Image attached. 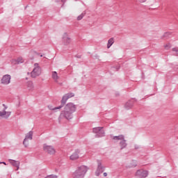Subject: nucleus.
Listing matches in <instances>:
<instances>
[{
	"mask_svg": "<svg viewBox=\"0 0 178 178\" xmlns=\"http://www.w3.org/2000/svg\"><path fill=\"white\" fill-rule=\"evenodd\" d=\"M76 105L73 103L67 104L64 110L61 111L59 119H67V120H70L73 119V113L76 111Z\"/></svg>",
	"mask_w": 178,
	"mask_h": 178,
	"instance_id": "obj_1",
	"label": "nucleus"
},
{
	"mask_svg": "<svg viewBox=\"0 0 178 178\" xmlns=\"http://www.w3.org/2000/svg\"><path fill=\"white\" fill-rule=\"evenodd\" d=\"M88 168L86 165H81L72 174L73 178H84L86 173H87Z\"/></svg>",
	"mask_w": 178,
	"mask_h": 178,
	"instance_id": "obj_2",
	"label": "nucleus"
},
{
	"mask_svg": "<svg viewBox=\"0 0 178 178\" xmlns=\"http://www.w3.org/2000/svg\"><path fill=\"white\" fill-rule=\"evenodd\" d=\"M72 97H74V93L65 94L63 97L61 99V104L59 106L52 108V106H49L48 108L49 109H50V111H56V109H62V108H63L65 105H66V102H67V99H69V98H72Z\"/></svg>",
	"mask_w": 178,
	"mask_h": 178,
	"instance_id": "obj_3",
	"label": "nucleus"
},
{
	"mask_svg": "<svg viewBox=\"0 0 178 178\" xmlns=\"http://www.w3.org/2000/svg\"><path fill=\"white\" fill-rule=\"evenodd\" d=\"M40 74H41V67H40L38 63H35L34 68L33 71L31 72V76L33 79H35V77H38Z\"/></svg>",
	"mask_w": 178,
	"mask_h": 178,
	"instance_id": "obj_4",
	"label": "nucleus"
},
{
	"mask_svg": "<svg viewBox=\"0 0 178 178\" xmlns=\"http://www.w3.org/2000/svg\"><path fill=\"white\" fill-rule=\"evenodd\" d=\"M43 150L44 152H47V154H49V155H54V154L56 152V150L54 147L51 145H48L47 144L43 145Z\"/></svg>",
	"mask_w": 178,
	"mask_h": 178,
	"instance_id": "obj_5",
	"label": "nucleus"
},
{
	"mask_svg": "<svg viewBox=\"0 0 178 178\" xmlns=\"http://www.w3.org/2000/svg\"><path fill=\"white\" fill-rule=\"evenodd\" d=\"M136 177L145 178L148 176V171L144 170H138L135 173Z\"/></svg>",
	"mask_w": 178,
	"mask_h": 178,
	"instance_id": "obj_6",
	"label": "nucleus"
},
{
	"mask_svg": "<svg viewBox=\"0 0 178 178\" xmlns=\"http://www.w3.org/2000/svg\"><path fill=\"white\" fill-rule=\"evenodd\" d=\"M27 140H33V131H30L25 136V138L23 141V145L26 148L29 147V142H27Z\"/></svg>",
	"mask_w": 178,
	"mask_h": 178,
	"instance_id": "obj_7",
	"label": "nucleus"
},
{
	"mask_svg": "<svg viewBox=\"0 0 178 178\" xmlns=\"http://www.w3.org/2000/svg\"><path fill=\"white\" fill-rule=\"evenodd\" d=\"M72 39L69 37L67 33H65L63 36V43L64 45H70Z\"/></svg>",
	"mask_w": 178,
	"mask_h": 178,
	"instance_id": "obj_8",
	"label": "nucleus"
},
{
	"mask_svg": "<svg viewBox=\"0 0 178 178\" xmlns=\"http://www.w3.org/2000/svg\"><path fill=\"white\" fill-rule=\"evenodd\" d=\"M10 115H12V112L3 110L0 111V119H9Z\"/></svg>",
	"mask_w": 178,
	"mask_h": 178,
	"instance_id": "obj_9",
	"label": "nucleus"
},
{
	"mask_svg": "<svg viewBox=\"0 0 178 178\" xmlns=\"http://www.w3.org/2000/svg\"><path fill=\"white\" fill-rule=\"evenodd\" d=\"M97 169L96 170L95 175L96 176H99L100 173H102L104 170H105V167L102 166V163L101 161H98L97 162Z\"/></svg>",
	"mask_w": 178,
	"mask_h": 178,
	"instance_id": "obj_10",
	"label": "nucleus"
},
{
	"mask_svg": "<svg viewBox=\"0 0 178 178\" xmlns=\"http://www.w3.org/2000/svg\"><path fill=\"white\" fill-rule=\"evenodd\" d=\"M80 154L79 149H76L74 152L70 156L71 161H77L80 156L79 154Z\"/></svg>",
	"mask_w": 178,
	"mask_h": 178,
	"instance_id": "obj_11",
	"label": "nucleus"
},
{
	"mask_svg": "<svg viewBox=\"0 0 178 178\" xmlns=\"http://www.w3.org/2000/svg\"><path fill=\"white\" fill-rule=\"evenodd\" d=\"M10 79H11L10 75L9 74L4 75L1 79V83L6 84V85L9 84V83H10Z\"/></svg>",
	"mask_w": 178,
	"mask_h": 178,
	"instance_id": "obj_12",
	"label": "nucleus"
},
{
	"mask_svg": "<svg viewBox=\"0 0 178 178\" xmlns=\"http://www.w3.org/2000/svg\"><path fill=\"white\" fill-rule=\"evenodd\" d=\"M8 161L13 166L17 168L16 170H19L20 166V161L12 159H8Z\"/></svg>",
	"mask_w": 178,
	"mask_h": 178,
	"instance_id": "obj_13",
	"label": "nucleus"
},
{
	"mask_svg": "<svg viewBox=\"0 0 178 178\" xmlns=\"http://www.w3.org/2000/svg\"><path fill=\"white\" fill-rule=\"evenodd\" d=\"M133 105H134V102H133V100H129L125 104L124 108L127 110L131 109V108H133Z\"/></svg>",
	"mask_w": 178,
	"mask_h": 178,
	"instance_id": "obj_14",
	"label": "nucleus"
},
{
	"mask_svg": "<svg viewBox=\"0 0 178 178\" xmlns=\"http://www.w3.org/2000/svg\"><path fill=\"white\" fill-rule=\"evenodd\" d=\"M111 138L114 140V141H122V140H124V135H119L117 136H111Z\"/></svg>",
	"mask_w": 178,
	"mask_h": 178,
	"instance_id": "obj_15",
	"label": "nucleus"
},
{
	"mask_svg": "<svg viewBox=\"0 0 178 178\" xmlns=\"http://www.w3.org/2000/svg\"><path fill=\"white\" fill-rule=\"evenodd\" d=\"M104 127H102V129H100V131H98L96 135H95V138H99V137H104V136H105V131H104Z\"/></svg>",
	"mask_w": 178,
	"mask_h": 178,
	"instance_id": "obj_16",
	"label": "nucleus"
},
{
	"mask_svg": "<svg viewBox=\"0 0 178 178\" xmlns=\"http://www.w3.org/2000/svg\"><path fill=\"white\" fill-rule=\"evenodd\" d=\"M51 77L56 83H58V80H59V76H58V72H56V71L52 72Z\"/></svg>",
	"mask_w": 178,
	"mask_h": 178,
	"instance_id": "obj_17",
	"label": "nucleus"
},
{
	"mask_svg": "<svg viewBox=\"0 0 178 178\" xmlns=\"http://www.w3.org/2000/svg\"><path fill=\"white\" fill-rule=\"evenodd\" d=\"M120 149H124V148L127 147V143H126V140H124V138L120 142Z\"/></svg>",
	"mask_w": 178,
	"mask_h": 178,
	"instance_id": "obj_18",
	"label": "nucleus"
},
{
	"mask_svg": "<svg viewBox=\"0 0 178 178\" xmlns=\"http://www.w3.org/2000/svg\"><path fill=\"white\" fill-rule=\"evenodd\" d=\"M115 43V38H111L108 40L107 48L109 49Z\"/></svg>",
	"mask_w": 178,
	"mask_h": 178,
	"instance_id": "obj_19",
	"label": "nucleus"
},
{
	"mask_svg": "<svg viewBox=\"0 0 178 178\" xmlns=\"http://www.w3.org/2000/svg\"><path fill=\"white\" fill-rule=\"evenodd\" d=\"M136 166H137V161L133 160L128 165V168H136Z\"/></svg>",
	"mask_w": 178,
	"mask_h": 178,
	"instance_id": "obj_20",
	"label": "nucleus"
},
{
	"mask_svg": "<svg viewBox=\"0 0 178 178\" xmlns=\"http://www.w3.org/2000/svg\"><path fill=\"white\" fill-rule=\"evenodd\" d=\"M27 87H28L29 90H33L34 84L33 83L32 81H28L27 82Z\"/></svg>",
	"mask_w": 178,
	"mask_h": 178,
	"instance_id": "obj_21",
	"label": "nucleus"
},
{
	"mask_svg": "<svg viewBox=\"0 0 178 178\" xmlns=\"http://www.w3.org/2000/svg\"><path fill=\"white\" fill-rule=\"evenodd\" d=\"M86 11H84L83 13H82L79 16L77 17V20H81L83 19V17H84L86 16Z\"/></svg>",
	"mask_w": 178,
	"mask_h": 178,
	"instance_id": "obj_22",
	"label": "nucleus"
},
{
	"mask_svg": "<svg viewBox=\"0 0 178 178\" xmlns=\"http://www.w3.org/2000/svg\"><path fill=\"white\" fill-rule=\"evenodd\" d=\"M16 62H17V65H20V63H23V62H24V60H23V58L19 57V58H17Z\"/></svg>",
	"mask_w": 178,
	"mask_h": 178,
	"instance_id": "obj_23",
	"label": "nucleus"
},
{
	"mask_svg": "<svg viewBox=\"0 0 178 178\" xmlns=\"http://www.w3.org/2000/svg\"><path fill=\"white\" fill-rule=\"evenodd\" d=\"M101 129H102L101 127L93 128V133L97 134L98 133V131H101Z\"/></svg>",
	"mask_w": 178,
	"mask_h": 178,
	"instance_id": "obj_24",
	"label": "nucleus"
},
{
	"mask_svg": "<svg viewBox=\"0 0 178 178\" xmlns=\"http://www.w3.org/2000/svg\"><path fill=\"white\" fill-rule=\"evenodd\" d=\"M164 48L165 49H170V48H172V44H170V43H168L164 45Z\"/></svg>",
	"mask_w": 178,
	"mask_h": 178,
	"instance_id": "obj_25",
	"label": "nucleus"
},
{
	"mask_svg": "<svg viewBox=\"0 0 178 178\" xmlns=\"http://www.w3.org/2000/svg\"><path fill=\"white\" fill-rule=\"evenodd\" d=\"M170 35H172V34L169 32L165 33L163 35V37L165 38H169L170 37Z\"/></svg>",
	"mask_w": 178,
	"mask_h": 178,
	"instance_id": "obj_26",
	"label": "nucleus"
},
{
	"mask_svg": "<svg viewBox=\"0 0 178 178\" xmlns=\"http://www.w3.org/2000/svg\"><path fill=\"white\" fill-rule=\"evenodd\" d=\"M172 51L175 52L174 55H175V56H178V49H177V48H176V47L172 48Z\"/></svg>",
	"mask_w": 178,
	"mask_h": 178,
	"instance_id": "obj_27",
	"label": "nucleus"
},
{
	"mask_svg": "<svg viewBox=\"0 0 178 178\" xmlns=\"http://www.w3.org/2000/svg\"><path fill=\"white\" fill-rule=\"evenodd\" d=\"M3 111H6L8 106H6L5 104H3Z\"/></svg>",
	"mask_w": 178,
	"mask_h": 178,
	"instance_id": "obj_28",
	"label": "nucleus"
},
{
	"mask_svg": "<svg viewBox=\"0 0 178 178\" xmlns=\"http://www.w3.org/2000/svg\"><path fill=\"white\" fill-rule=\"evenodd\" d=\"M138 2H140V3H144V2H146L147 0H138Z\"/></svg>",
	"mask_w": 178,
	"mask_h": 178,
	"instance_id": "obj_29",
	"label": "nucleus"
},
{
	"mask_svg": "<svg viewBox=\"0 0 178 178\" xmlns=\"http://www.w3.org/2000/svg\"><path fill=\"white\" fill-rule=\"evenodd\" d=\"M104 177H106V176H108V174L106 172H104Z\"/></svg>",
	"mask_w": 178,
	"mask_h": 178,
	"instance_id": "obj_30",
	"label": "nucleus"
},
{
	"mask_svg": "<svg viewBox=\"0 0 178 178\" xmlns=\"http://www.w3.org/2000/svg\"><path fill=\"white\" fill-rule=\"evenodd\" d=\"M0 163H3V165H6V163H5V162H0Z\"/></svg>",
	"mask_w": 178,
	"mask_h": 178,
	"instance_id": "obj_31",
	"label": "nucleus"
},
{
	"mask_svg": "<svg viewBox=\"0 0 178 178\" xmlns=\"http://www.w3.org/2000/svg\"><path fill=\"white\" fill-rule=\"evenodd\" d=\"M40 57L42 58V55H40Z\"/></svg>",
	"mask_w": 178,
	"mask_h": 178,
	"instance_id": "obj_32",
	"label": "nucleus"
},
{
	"mask_svg": "<svg viewBox=\"0 0 178 178\" xmlns=\"http://www.w3.org/2000/svg\"><path fill=\"white\" fill-rule=\"evenodd\" d=\"M76 58H80V56H76Z\"/></svg>",
	"mask_w": 178,
	"mask_h": 178,
	"instance_id": "obj_33",
	"label": "nucleus"
},
{
	"mask_svg": "<svg viewBox=\"0 0 178 178\" xmlns=\"http://www.w3.org/2000/svg\"><path fill=\"white\" fill-rule=\"evenodd\" d=\"M28 74H30V72H28Z\"/></svg>",
	"mask_w": 178,
	"mask_h": 178,
	"instance_id": "obj_34",
	"label": "nucleus"
},
{
	"mask_svg": "<svg viewBox=\"0 0 178 178\" xmlns=\"http://www.w3.org/2000/svg\"><path fill=\"white\" fill-rule=\"evenodd\" d=\"M75 1H77V0H75Z\"/></svg>",
	"mask_w": 178,
	"mask_h": 178,
	"instance_id": "obj_35",
	"label": "nucleus"
}]
</instances>
